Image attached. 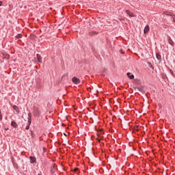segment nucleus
<instances>
[{
	"label": "nucleus",
	"instance_id": "bb28decb",
	"mask_svg": "<svg viewBox=\"0 0 175 175\" xmlns=\"http://www.w3.org/2000/svg\"><path fill=\"white\" fill-rule=\"evenodd\" d=\"M94 33H96V31H94Z\"/></svg>",
	"mask_w": 175,
	"mask_h": 175
},
{
	"label": "nucleus",
	"instance_id": "7ed1b4c3",
	"mask_svg": "<svg viewBox=\"0 0 175 175\" xmlns=\"http://www.w3.org/2000/svg\"><path fill=\"white\" fill-rule=\"evenodd\" d=\"M72 83H74V84H79L80 83V79H79L77 77H74L72 79Z\"/></svg>",
	"mask_w": 175,
	"mask_h": 175
},
{
	"label": "nucleus",
	"instance_id": "f8f14e48",
	"mask_svg": "<svg viewBox=\"0 0 175 175\" xmlns=\"http://www.w3.org/2000/svg\"><path fill=\"white\" fill-rule=\"evenodd\" d=\"M148 66L151 68V69H154V66H152V64H151V62H148Z\"/></svg>",
	"mask_w": 175,
	"mask_h": 175
},
{
	"label": "nucleus",
	"instance_id": "4468645a",
	"mask_svg": "<svg viewBox=\"0 0 175 175\" xmlns=\"http://www.w3.org/2000/svg\"><path fill=\"white\" fill-rule=\"evenodd\" d=\"M169 43L171 46H174V42H173V40H172L171 39L169 40Z\"/></svg>",
	"mask_w": 175,
	"mask_h": 175
},
{
	"label": "nucleus",
	"instance_id": "423d86ee",
	"mask_svg": "<svg viewBox=\"0 0 175 175\" xmlns=\"http://www.w3.org/2000/svg\"><path fill=\"white\" fill-rule=\"evenodd\" d=\"M156 58H157V61H159V64H161V62H162V57H161L159 53L156 54Z\"/></svg>",
	"mask_w": 175,
	"mask_h": 175
},
{
	"label": "nucleus",
	"instance_id": "412c9836",
	"mask_svg": "<svg viewBox=\"0 0 175 175\" xmlns=\"http://www.w3.org/2000/svg\"><path fill=\"white\" fill-rule=\"evenodd\" d=\"M170 72L172 73V75H174L173 70H170Z\"/></svg>",
	"mask_w": 175,
	"mask_h": 175
},
{
	"label": "nucleus",
	"instance_id": "2eb2a0df",
	"mask_svg": "<svg viewBox=\"0 0 175 175\" xmlns=\"http://www.w3.org/2000/svg\"><path fill=\"white\" fill-rule=\"evenodd\" d=\"M28 125H30L32 124V119H28L27 120Z\"/></svg>",
	"mask_w": 175,
	"mask_h": 175
},
{
	"label": "nucleus",
	"instance_id": "393cba45",
	"mask_svg": "<svg viewBox=\"0 0 175 175\" xmlns=\"http://www.w3.org/2000/svg\"><path fill=\"white\" fill-rule=\"evenodd\" d=\"M0 6H2V1H0Z\"/></svg>",
	"mask_w": 175,
	"mask_h": 175
},
{
	"label": "nucleus",
	"instance_id": "cd10ccee",
	"mask_svg": "<svg viewBox=\"0 0 175 175\" xmlns=\"http://www.w3.org/2000/svg\"><path fill=\"white\" fill-rule=\"evenodd\" d=\"M40 1H43V0H40Z\"/></svg>",
	"mask_w": 175,
	"mask_h": 175
},
{
	"label": "nucleus",
	"instance_id": "a878e982",
	"mask_svg": "<svg viewBox=\"0 0 175 175\" xmlns=\"http://www.w3.org/2000/svg\"><path fill=\"white\" fill-rule=\"evenodd\" d=\"M38 175H42V173L38 174Z\"/></svg>",
	"mask_w": 175,
	"mask_h": 175
},
{
	"label": "nucleus",
	"instance_id": "9b49d317",
	"mask_svg": "<svg viewBox=\"0 0 175 175\" xmlns=\"http://www.w3.org/2000/svg\"><path fill=\"white\" fill-rule=\"evenodd\" d=\"M13 109H14V110H15V111H16V113L18 114V113H20V109L16 105H14Z\"/></svg>",
	"mask_w": 175,
	"mask_h": 175
},
{
	"label": "nucleus",
	"instance_id": "f3484780",
	"mask_svg": "<svg viewBox=\"0 0 175 175\" xmlns=\"http://www.w3.org/2000/svg\"><path fill=\"white\" fill-rule=\"evenodd\" d=\"M134 131H136L137 132H138V131H139V126H134Z\"/></svg>",
	"mask_w": 175,
	"mask_h": 175
},
{
	"label": "nucleus",
	"instance_id": "4be33fe9",
	"mask_svg": "<svg viewBox=\"0 0 175 175\" xmlns=\"http://www.w3.org/2000/svg\"><path fill=\"white\" fill-rule=\"evenodd\" d=\"M30 133H31V136H33V131H31Z\"/></svg>",
	"mask_w": 175,
	"mask_h": 175
},
{
	"label": "nucleus",
	"instance_id": "f03ea898",
	"mask_svg": "<svg viewBox=\"0 0 175 175\" xmlns=\"http://www.w3.org/2000/svg\"><path fill=\"white\" fill-rule=\"evenodd\" d=\"M134 90L136 91L137 90H138V91H139V92H142V94H146V91L144 90V87L141 86V87H134L133 88Z\"/></svg>",
	"mask_w": 175,
	"mask_h": 175
},
{
	"label": "nucleus",
	"instance_id": "f257e3e1",
	"mask_svg": "<svg viewBox=\"0 0 175 175\" xmlns=\"http://www.w3.org/2000/svg\"><path fill=\"white\" fill-rule=\"evenodd\" d=\"M33 114L34 117H39L40 116V111L39 110V108L37 107H34L33 109Z\"/></svg>",
	"mask_w": 175,
	"mask_h": 175
},
{
	"label": "nucleus",
	"instance_id": "6ab92c4d",
	"mask_svg": "<svg viewBox=\"0 0 175 175\" xmlns=\"http://www.w3.org/2000/svg\"><path fill=\"white\" fill-rule=\"evenodd\" d=\"M16 39H21V34H18L17 36H16Z\"/></svg>",
	"mask_w": 175,
	"mask_h": 175
},
{
	"label": "nucleus",
	"instance_id": "aec40b11",
	"mask_svg": "<svg viewBox=\"0 0 175 175\" xmlns=\"http://www.w3.org/2000/svg\"><path fill=\"white\" fill-rule=\"evenodd\" d=\"M29 126H31L29 124H27L25 127L26 131H28L29 129Z\"/></svg>",
	"mask_w": 175,
	"mask_h": 175
},
{
	"label": "nucleus",
	"instance_id": "9d476101",
	"mask_svg": "<svg viewBox=\"0 0 175 175\" xmlns=\"http://www.w3.org/2000/svg\"><path fill=\"white\" fill-rule=\"evenodd\" d=\"M126 76L129 77L131 80H133V79H135V75H131V72H127Z\"/></svg>",
	"mask_w": 175,
	"mask_h": 175
},
{
	"label": "nucleus",
	"instance_id": "a211bd4d",
	"mask_svg": "<svg viewBox=\"0 0 175 175\" xmlns=\"http://www.w3.org/2000/svg\"><path fill=\"white\" fill-rule=\"evenodd\" d=\"M129 17H135V14L132 12L129 13Z\"/></svg>",
	"mask_w": 175,
	"mask_h": 175
},
{
	"label": "nucleus",
	"instance_id": "6e6552de",
	"mask_svg": "<svg viewBox=\"0 0 175 175\" xmlns=\"http://www.w3.org/2000/svg\"><path fill=\"white\" fill-rule=\"evenodd\" d=\"M36 59L38 60V62H39L40 64H42V56H40V55L37 54Z\"/></svg>",
	"mask_w": 175,
	"mask_h": 175
},
{
	"label": "nucleus",
	"instance_id": "b1692460",
	"mask_svg": "<svg viewBox=\"0 0 175 175\" xmlns=\"http://www.w3.org/2000/svg\"><path fill=\"white\" fill-rule=\"evenodd\" d=\"M75 172H79V168H75Z\"/></svg>",
	"mask_w": 175,
	"mask_h": 175
},
{
	"label": "nucleus",
	"instance_id": "ddd939ff",
	"mask_svg": "<svg viewBox=\"0 0 175 175\" xmlns=\"http://www.w3.org/2000/svg\"><path fill=\"white\" fill-rule=\"evenodd\" d=\"M32 120V113H31V112H29L28 113V120Z\"/></svg>",
	"mask_w": 175,
	"mask_h": 175
},
{
	"label": "nucleus",
	"instance_id": "5701e85b",
	"mask_svg": "<svg viewBox=\"0 0 175 175\" xmlns=\"http://www.w3.org/2000/svg\"><path fill=\"white\" fill-rule=\"evenodd\" d=\"M120 53H121V54H124L125 53L124 52V51H122V50H120Z\"/></svg>",
	"mask_w": 175,
	"mask_h": 175
},
{
	"label": "nucleus",
	"instance_id": "dca6fc26",
	"mask_svg": "<svg viewBox=\"0 0 175 175\" xmlns=\"http://www.w3.org/2000/svg\"><path fill=\"white\" fill-rule=\"evenodd\" d=\"M3 118V117L2 116V111H1V109H0V121H2Z\"/></svg>",
	"mask_w": 175,
	"mask_h": 175
},
{
	"label": "nucleus",
	"instance_id": "1a4fd4ad",
	"mask_svg": "<svg viewBox=\"0 0 175 175\" xmlns=\"http://www.w3.org/2000/svg\"><path fill=\"white\" fill-rule=\"evenodd\" d=\"M11 126H13V128H18V125L14 121L11 122Z\"/></svg>",
	"mask_w": 175,
	"mask_h": 175
},
{
	"label": "nucleus",
	"instance_id": "0eeeda50",
	"mask_svg": "<svg viewBox=\"0 0 175 175\" xmlns=\"http://www.w3.org/2000/svg\"><path fill=\"white\" fill-rule=\"evenodd\" d=\"M150 31V26L148 25H146L144 29V33L146 34Z\"/></svg>",
	"mask_w": 175,
	"mask_h": 175
},
{
	"label": "nucleus",
	"instance_id": "20e7f679",
	"mask_svg": "<svg viewBox=\"0 0 175 175\" xmlns=\"http://www.w3.org/2000/svg\"><path fill=\"white\" fill-rule=\"evenodd\" d=\"M51 174L54 175L55 174V164H53L51 167Z\"/></svg>",
	"mask_w": 175,
	"mask_h": 175
},
{
	"label": "nucleus",
	"instance_id": "39448f33",
	"mask_svg": "<svg viewBox=\"0 0 175 175\" xmlns=\"http://www.w3.org/2000/svg\"><path fill=\"white\" fill-rule=\"evenodd\" d=\"M30 163H36V157L31 156L29 157Z\"/></svg>",
	"mask_w": 175,
	"mask_h": 175
}]
</instances>
